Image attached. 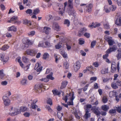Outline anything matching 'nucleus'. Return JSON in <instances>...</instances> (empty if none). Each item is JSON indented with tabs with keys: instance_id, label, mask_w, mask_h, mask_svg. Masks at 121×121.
Wrapping results in <instances>:
<instances>
[{
	"instance_id": "f257e3e1",
	"label": "nucleus",
	"mask_w": 121,
	"mask_h": 121,
	"mask_svg": "<svg viewBox=\"0 0 121 121\" xmlns=\"http://www.w3.org/2000/svg\"><path fill=\"white\" fill-rule=\"evenodd\" d=\"M80 6L81 7V9H84V12L86 14L90 13L93 7L92 4H82L80 5Z\"/></svg>"
},
{
	"instance_id": "f03ea898",
	"label": "nucleus",
	"mask_w": 121,
	"mask_h": 121,
	"mask_svg": "<svg viewBox=\"0 0 121 121\" xmlns=\"http://www.w3.org/2000/svg\"><path fill=\"white\" fill-rule=\"evenodd\" d=\"M10 114L12 116H14L19 114L20 113L19 110L15 108H13L12 107H11L9 109Z\"/></svg>"
},
{
	"instance_id": "7ed1b4c3",
	"label": "nucleus",
	"mask_w": 121,
	"mask_h": 121,
	"mask_svg": "<svg viewBox=\"0 0 121 121\" xmlns=\"http://www.w3.org/2000/svg\"><path fill=\"white\" fill-rule=\"evenodd\" d=\"M73 93H69V94H67L66 95L64 96L62 98V99L64 100L65 102H67L68 99L73 100L74 98Z\"/></svg>"
},
{
	"instance_id": "20e7f679",
	"label": "nucleus",
	"mask_w": 121,
	"mask_h": 121,
	"mask_svg": "<svg viewBox=\"0 0 121 121\" xmlns=\"http://www.w3.org/2000/svg\"><path fill=\"white\" fill-rule=\"evenodd\" d=\"M94 113L97 116V117L100 116L101 114V112L99 110V108L95 106H93L91 109Z\"/></svg>"
},
{
	"instance_id": "39448f33",
	"label": "nucleus",
	"mask_w": 121,
	"mask_h": 121,
	"mask_svg": "<svg viewBox=\"0 0 121 121\" xmlns=\"http://www.w3.org/2000/svg\"><path fill=\"white\" fill-rule=\"evenodd\" d=\"M37 52V51L36 49H28L26 51V53L28 55H30L31 56H34L35 55Z\"/></svg>"
},
{
	"instance_id": "423d86ee",
	"label": "nucleus",
	"mask_w": 121,
	"mask_h": 121,
	"mask_svg": "<svg viewBox=\"0 0 121 121\" xmlns=\"http://www.w3.org/2000/svg\"><path fill=\"white\" fill-rule=\"evenodd\" d=\"M104 39L108 42V44L110 46H112L115 43V42L114 40L112 39V38L107 35L105 36Z\"/></svg>"
},
{
	"instance_id": "0eeeda50",
	"label": "nucleus",
	"mask_w": 121,
	"mask_h": 121,
	"mask_svg": "<svg viewBox=\"0 0 121 121\" xmlns=\"http://www.w3.org/2000/svg\"><path fill=\"white\" fill-rule=\"evenodd\" d=\"M2 99L4 104L5 105H8L10 104V101L8 97L6 96H4Z\"/></svg>"
},
{
	"instance_id": "6e6552de",
	"label": "nucleus",
	"mask_w": 121,
	"mask_h": 121,
	"mask_svg": "<svg viewBox=\"0 0 121 121\" xmlns=\"http://www.w3.org/2000/svg\"><path fill=\"white\" fill-rule=\"evenodd\" d=\"M52 28L54 30L59 31L60 30V27L58 24L56 22H54L53 23Z\"/></svg>"
},
{
	"instance_id": "1a4fd4ad",
	"label": "nucleus",
	"mask_w": 121,
	"mask_h": 121,
	"mask_svg": "<svg viewBox=\"0 0 121 121\" xmlns=\"http://www.w3.org/2000/svg\"><path fill=\"white\" fill-rule=\"evenodd\" d=\"M0 58L3 61L6 62L8 61L9 58L8 56H5L4 54H1L0 55Z\"/></svg>"
},
{
	"instance_id": "9d476101",
	"label": "nucleus",
	"mask_w": 121,
	"mask_h": 121,
	"mask_svg": "<svg viewBox=\"0 0 121 121\" xmlns=\"http://www.w3.org/2000/svg\"><path fill=\"white\" fill-rule=\"evenodd\" d=\"M116 63L114 62H112L111 64V71L112 73H114L116 71Z\"/></svg>"
},
{
	"instance_id": "9b49d317",
	"label": "nucleus",
	"mask_w": 121,
	"mask_h": 121,
	"mask_svg": "<svg viewBox=\"0 0 121 121\" xmlns=\"http://www.w3.org/2000/svg\"><path fill=\"white\" fill-rule=\"evenodd\" d=\"M69 14L71 15L74 17L75 18H76V12L73 8H70V9L69 11Z\"/></svg>"
},
{
	"instance_id": "f8f14e48",
	"label": "nucleus",
	"mask_w": 121,
	"mask_h": 121,
	"mask_svg": "<svg viewBox=\"0 0 121 121\" xmlns=\"http://www.w3.org/2000/svg\"><path fill=\"white\" fill-rule=\"evenodd\" d=\"M80 67V62L77 61L73 65L74 69L75 71H77L79 69Z\"/></svg>"
},
{
	"instance_id": "ddd939ff",
	"label": "nucleus",
	"mask_w": 121,
	"mask_h": 121,
	"mask_svg": "<svg viewBox=\"0 0 121 121\" xmlns=\"http://www.w3.org/2000/svg\"><path fill=\"white\" fill-rule=\"evenodd\" d=\"M116 50V47L115 45H113L112 47H111L106 51V52L109 54L112 52H115Z\"/></svg>"
},
{
	"instance_id": "4468645a",
	"label": "nucleus",
	"mask_w": 121,
	"mask_h": 121,
	"mask_svg": "<svg viewBox=\"0 0 121 121\" xmlns=\"http://www.w3.org/2000/svg\"><path fill=\"white\" fill-rule=\"evenodd\" d=\"M23 42L24 43L23 45L25 46V45H30L31 44V43L30 40L27 38H24L22 40Z\"/></svg>"
},
{
	"instance_id": "2eb2a0df",
	"label": "nucleus",
	"mask_w": 121,
	"mask_h": 121,
	"mask_svg": "<svg viewBox=\"0 0 121 121\" xmlns=\"http://www.w3.org/2000/svg\"><path fill=\"white\" fill-rule=\"evenodd\" d=\"M115 23L118 26H121V17L116 20Z\"/></svg>"
},
{
	"instance_id": "dca6fc26",
	"label": "nucleus",
	"mask_w": 121,
	"mask_h": 121,
	"mask_svg": "<svg viewBox=\"0 0 121 121\" xmlns=\"http://www.w3.org/2000/svg\"><path fill=\"white\" fill-rule=\"evenodd\" d=\"M60 53L64 58H68L67 54L64 50H60Z\"/></svg>"
},
{
	"instance_id": "f3484780",
	"label": "nucleus",
	"mask_w": 121,
	"mask_h": 121,
	"mask_svg": "<svg viewBox=\"0 0 121 121\" xmlns=\"http://www.w3.org/2000/svg\"><path fill=\"white\" fill-rule=\"evenodd\" d=\"M51 28L49 27H45L43 28V31L46 34H48L50 31Z\"/></svg>"
},
{
	"instance_id": "a211bd4d",
	"label": "nucleus",
	"mask_w": 121,
	"mask_h": 121,
	"mask_svg": "<svg viewBox=\"0 0 121 121\" xmlns=\"http://www.w3.org/2000/svg\"><path fill=\"white\" fill-rule=\"evenodd\" d=\"M68 82L66 81H63L61 83V86L60 88L61 89H63L65 88L68 83Z\"/></svg>"
},
{
	"instance_id": "6ab92c4d",
	"label": "nucleus",
	"mask_w": 121,
	"mask_h": 121,
	"mask_svg": "<svg viewBox=\"0 0 121 121\" xmlns=\"http://www.w3.org/2000/svg\"><path fill=\"white\" fill-rule=\"evenodd\" d=\"M117 93L116 91H110L109 93V96L110 97H114L116 96Z\"/></svg>"
},
{
	"instance_id": "aec40b11",
	"label": "nucleus",
	"mask_w": 121,
	"mask_h": 121,
	"mask_svg": "<svg viewBox=\"0 0 121 121\" xmlns=\"http://www.w3.org/2000/svg\"><path fill=\"white\" fill-rule=\"evenodd\" d=\"M101 109L104 111H107L108 109L109 106L106 105H103L101 107Z\"/></svg>"
},
{
	"instance_id": "412c9836",
	"label": "nucleus",
	"mask_w": 121,
	"mask_h": 121,
	"mask_svg": "<svg viewBox=\"0 0 121 121\" xmlns=\"http://www.w3.org/2000/svg\"><path fill=\"white\" fill-rule=\"evenodd\" d=\"M8 30L10 31H16V29L14 26H12L8 27Z\"/></svg>"
},
{
	"instance_id": "4be33fe9",
	"label": "nucleus",
	"mask_w": 121,
	"mask_h": 121,
	"mask_svg": "<svg viewBox=\"0 0 121 121\" xmlns=\"http://www.w3.org/2000/svg\"><path fill=\"white\" fill-rule=\"evenodd\" d=\"M101 73L103 74H106L108 73V69L105 68L103 69L101 71Z\"/></svg>"
},
{
	"instance_id": "5701e85b",
	"label": "nucleus",
	"mask_w": 121,
	"mask_h": 121,
	"mask_svg": "<svg viewBox=\"0 0 121 121\" xmlns=\"http://www.w3.org/2000/svg\"><path fill=\"white\" fill-rule=\"evenodd\" d=\"M40 88L41 89V88H43L45 89L46 90V89H46V88L45 87V86H43V84H41L39 85H35V88L36 89H37V88Z\"/></svg>"
},
{
	"instance_id": "b1692460",
	"label": "nucleus",
	"mask_w": 121,
	"mask_h": 121,
	"mask_svg": "<svg viewBox=\"0 0 121 121\" xmlns=\"http://www.w3.org/2000/svg\"><path fill=\"white\" fill-rule=\"evenodd\" d=\"M104 28L105 29L108 30L110 29V26L108 22H106L104 24Z\"/></svg>"
},
{
	"instance_id": "393cba45",
	"label": "nucleus",
	"mask_w": 121,
	"mask_h": 121,
	"mask_svg": "<svg viewBox=\"0 0 121 121\" xmlns=\"http://www.w3.org/2000/svg\"><path fill=\"white\" fill-rule=\"evenodd\" d=\"M52 73L51 72L50 74L47 75L46 77L48 78V79H49L52 80H53L54 78L52 77Z\"/></svg>"
},
{
	"instance_id": "a878e982",
	"label": "nucleus",
	"mask_w": 121,
	"mask_h": 121,
	"mask_svg": "<svg viewBox=\"0 0 121 121\" xmlns=\"http://www.w3.org/2000/svg\"><path fill=\"white\" fill-rule=\"evenodd\" d=\"M64 24L68 27L70 25V22L68 20L65 19L64 21Z\"/></svg>"
},
{
	"instance_id": "bb28decb",
	"label": "nucleus",
	"mask_w": 121,
	"mask_h": 121,
	"mask_svg": "<svg viewBox=\"0 0 121 121\" xmlns=\"http://www.w3.org/2000/svg\"><path fill=\"white\" fill-rule=\"evenodd\" d=\"M49 55L48 53H45L43 54V58L44 59H46L47 58H48Z\"/></svg>"
},
{
	"instance_id": "cd10ccee",
	"label": "nucleus",
	"mask_w": 121,
	"mask_h": 121,
	"mask_svg": "<svg viewBox=\"0 0 121 121\" xmlns=\"http://www.w3.org/2000/svg\"><path fill=\"white\" fill-rule=\"evenodd\" d=\"M61 45V43L59 42L55 46L56 48L57 49L60 48L62 47Z\"/></svg>"
},
{
	"instance_id": "c85d7f7f",
	"label": "nucleus",
	"mask_w": 121,
	"mask_h": 121,
	"mask_svg": "<svg viewBox=\"0 0 121 121\" xmlns=\"http://www.w3.org/2000/svg\"><path fill=\"white\" fill-rule=\"evenodd\" d=\"M69 3V6L70 8H72L73 6L72 5V0H69L68 1Z\"/></svg>"
},
{
	"instance_id": "c756f323",
	"label": "nucleus",
	"mask_w": 121,
	"mask_h": 121,
	"mask_svg": "<svg viewBox=\"0 0 121 121\" xmlns=\"http://www.w3.org/2000/svg\"><path fill=\"white\" fill-rule=\"evenodd\" d=\"M52 92L53 94L55 95H59L60 94V93L57 90H52Z\"/></svg>"
},
{
	"instance_id": "7c9ffc66",
	"label": "nucleus",
	"mask_w": 121,
	"mask_h": 121,
	"mask_svg": "<svg viewBox=\"0 0 121 121\" xmlns=\"http://www.w3.org/2000/svg\"><path fill=\"white\" fill-rule=\"evenodd\" d=\"M110 10L112 11H114L116 9V7L114 5H112L111 6L110 8Z\"/></svg>"
},
{
	"instance_id": "2f4dec72",
	"label": "nucleus",
	"mask_w": 121,
	"mask_h": 121,
	"mask_svg": "<svg viewBox=\"0 0 121 121\" xmlns=\"http://www.w3.org/2000/svg\"><path fill=\"white\" fill-rule=\"evenodd\" d=\"M112 87L114 89H117L118 88V86L115 82H113L111 84Z\"/></svg>"
},
{
	"instance_id": "473e14b6",
	"label": "nucleus",
	"mask_w": 121,
	"mask_h": 121,
	"mask_svg": "<svg viewBox=\"0 0 121 121\" xmlns=\"http://www.w3.org/2000/svg\"><path fill=\"white\" fill-rule=\"evenodd\" d=\"M45 48H48L50 47L51 46V45L50 43L48 42H46L45 43Z\"/></svg>"
},
{
	"instance_id": "72a5a7b5",
	"label": "nucleus",
	"mask_w": 121,
	"mask_h": 121,
	"mask_svg": "<svg viewBox=\"0 0 121 121\" xmlns=\"http://www.w3.org/2000/svg\"><path fill=\"white\" fill-rule=\"evenodd\" d=\"M9 48V46L7 45H4L2 48H1L0 49L2 50L5 51L8 49Z\"/></svg>"
},
{
	"instance_id": "f704fd0d",
	"label": "nucleus",
	"mask_w": 121,
	"mask_h": 121,
	"mask_svg": "<svg viewBox=\"0 0 121 121\" xmlns=\"http://www.w3.org/2000/svg\"><path fill=\"white\" fill-rule=\"evenodd\" d=\"M27 108L26 107L22 106L20 108V111L21 112H24L26 111L27 110Z\"/></svg>"
},
{
	"instance_id": "c9c22d12",
	"label": "nucleus",
	"mask_w": 121,
	"mask_h": 121,
	"mask_svg": "<svg viewBox=\"0 0 121 121\" xmlns=\"http://www.w3.org/2000/svg\"><path fill=\"white\" fill-rule=\"evenodd\" d=\"M3 70H0V78L2 79L4 76V75L3 73Z\"/></svg>"
},
{
	"instance_id": "e433bc0d",
	"label": "nucleus",
	"mask_w": 121,
	"mask_h": 121,
	"mask_svg": "<svg viewBox=\"0 0 121 121\" xmlns=\"http://www.w3.org/2000/svg\"><path fill=\"white\" fill-rule=\"evenodd\" d=\"M64 66L65 69H68L69 67L68 63L67 62H65L64 63Z\"/></svg>"
},
{
	"instance_id": "4c0bfd02",
	"label": "nucleus",
	"mask_w": 121,
	"mask_h": 121,
	"mask_svg": "<svg viewBox=\"0 0 121 121\" xmlns=\"http://www.w3.org/2000/svg\"><path fill=\"white\" fill-rule=\"evenodd\" d=\"M91 117V114L90 113H85L84 116V117L85 119H87L88 118L90 117Z\"/></svg>"
},
{
	"instance_id": "58836bf2",
	"label": "nucleus",
	"mask_w": 121,
	"mask_h": 121,
	"mask_svg": "<svg viewBox=\"0 0 121 121\" xmlns=\"http://www.w3.org/2000/svg\"><path fill=\"white\" fill-rule=\"evenodd\" d=\"M84 40L83 39L80 38L79 39V43L80 44L82 45L84 44Z\"/></svg>"
},
{
	"instance_id": "ea45409f",
	"label": "nucleus",
	"mask_w": 121,
	"mask_h": 121,
	"mask_svg": "<svg viewBox=\"0 0 121 121\" xmlns=\"http://www.w3.org/2000/svg\"><path fill=\"white\" fill-rule=\"evenodd\" d=\"M87 31V29L86 28H83L81 29L80 31V32L82 33V34H83L84 33H85L86 31Z\"/></svg>"
},
{
	"instance_id": "a19ab883",
	"label": "nucleus",
	"mask_w": 121,
	"mask_h": 121,
	"mask_svg": "<svg viewBox=\"0 0 121 121\" xmlns=\"http://www.w3.org/2000/svg\"><path fill=\"white\" fill-rule=\"evenodd\" d=\"M39 12V11L38 9H36L34 10L33 13L34 14H37Z\"/></svg>"
},
{
	"instance_id": "79ce46f5",
	"label": "nucleus",
	"mask_w": 121,
	"mask_h": 121,
	"mask_svg": "<svg viewBox=\"0 0 121 121\" xmlns=\"http://www.w3.org/2000/svg\"><path fill=\"white\" fill-rule=\"evenodd\" d=\"M59 9L60 10L61 9L62 10L64 11L65 10V8L63 6V5L61 4H60L59 5Z\"/></svg>"
},
{
	"instance_id": "37998d69",
	"label": "nucleus",
	"mask_w": 121,
	"mask_h": 121,
	"mask_svg": "<svg viewBox=\"0 0 121 121\" xmlns=\"http://www.w3.org/2000/svg\"><path fill=\"white\" fill-rule=\"evenodd\" d=\"M54 56L55 59V62L57 63V61L59 59V56L55 54H54Z\"/></svg>"
},
{
	"instance_id": "c03bdc74",
	"label": "nucleus",
	"mask_w": 121,
	"mask_h": 121,
	"mask_svg": "<svg viewBox=\"0 0 121 121\" xmlns=\"http://www.w3.org/2000/svg\"><path fill=\"white\" fill-rule=\"evenodd\" d=\"M96 42V41H93L91 42V48H93L94 46L95 45V43Z\"/></svg>"
},
{
	"instance_id": "a18cd8bd",
	"label": "nucleus",
	"mask_w": 121,
	"mask_h": 121,
	"mask_svg": "<svg viewBox=\"0 0 121 121\" xmlns=\"http://www.w3.org/2000/svg\"><path fill=\"white\" fill-rule=\"evenodd\" d=\"M57 115L58 118L60 119H61L62 117L63 116V113H58Z\"/></svg>"
},
{
	"instance_id": "49530a36",
	"label": "nucleus",
	"mask_w": 121,
	"mask_h": 121,
	"mask_svg": "<svg viewBox=\"0 0 121 121\" xmlns=\"http://www.w3.org/2000/svg\"><path fill=\"white\" fill-rule=\"evenodd\" d=\"M22 60L23 62L26 63L28 61V59L26 57L24 56L22 57Z\"/></svg>"
},
{
	"instance_id": "de8ad7c7",
	"label": "nucleus",
	"mask_w": 121,
	"mask_h": 121,
	"mask_svg": "<svg viewBox=\"0 0 121 121\" xmlns=\"http://www.w3.org/2000/svg\"><path fill=\"white\" fill-rule=\"evenodd\" d=\"M25 12L27 14H30L32 13V10L30 9H28L26 10Z\"/></svg>"
},
{
	"instance_id": "09e8293b",
	"label": "nucleus",
	"mask_w": 121,
	"mask_h": 121,
	"mask_svg": "<svg viewBox=\"0 0 121 121\" xmlns=\"http://www.w3.org/2000/svg\"><path fill=\"white\" fill-rule=\"evenodd\" d=\"M109 112L111 114H114L116 112V110L114 109H112L109 110Z\"/></svg>"
},
{
	"instance_id": "8fccbe9b",
	"label": "nucleus",
	"mask_w": 121,
	"mask_h": 121,
	"mask_svg": "<svg viewBox=\"0 0 121 121\" xmlns=\"http://www.w3.org/2000/svg\"><path fill=\"white\" fill-rule=\"evenodd\" d=\"M117 60H118L121 58V52L118 53L116 55Z\"/></svg>"
},
{
	"instance_id": "3c124183",
	"label": "nucleus",
	"mask_w": 121,
	"mask_h": 121,
	"mask_svg": "<svg viewBox=\"0 0 121 121\" xmlns=\"http://www.w3.org/2000/svg\"><path fill=\"white\" fill-rule=\"evenodd\" d=\"M108 99L107 97L105 96L102 99V101L104 103H106L108 101Z\"/></svg>"
},
{
	"instance_id": "603ef678",
	"label": "nucleus",
	"mask_w": 121,
	"mask_h": 121,
	"mask_svg": "<svg viewBox=\"0 0 121 121\" xmlns=\"http://www.w3.org/2000/svg\"><path fill=\"white\" fill-rule=\"evenodd\" d=\"M116 110L117 112L119 113H120L121 112V107H116Z\"/></svg>"
},
{
	"instance_id": "864d4df0",
	"label": "nucleus",
	"mask_w": 121,
	"mask_h": 121,
	"mask_svg": "<svg viewBox=\"0 0 121 121\" xmlns=\"http://www.w3.org/2000/svg\"><path fill=\"white\" fill-rule=\"evenodd\" d=\"M84 35L87 38H89L90 36V34L89 33L85 32L84 34Z\"/></svg>"
},
{
	"instance_id": "5fc2aeb1",
	"label": "nucleus",
	"mask_w": 121,
	"mask_h": 121,
	"mask_svg": "<svg viewBox=\"0 0 121 121\" xmlns=\"http://www.w3.org/2000/svg\"><path fill=\"white\" fill-rule=\"evenodd\" d=\"M48 104H49L50 105L52 104V101L51 99L50 98L48 99L47 100Z\"/></svg>"
},
{
	"instance_id": "6e6d98bb",
	"label": "nucleus",
	"mask_w": 121,
	"mask_h": 121,
	"mask_svg": "<svg viewBox=\"0 0 121 121\" xmlns=\"http://www.w3.org/2000/svg\"><path fill=\"white\" fill-rule=\"evenodd\" d=\"M31 107L33 109H35L37 107V106L34 104H31Z\"/></svg>"
},
{
	"instance_id": "4d7b16f0",
	"label": "nucleus",
	"mask_w": 121,
	"mask_h": 121,
	"mask_svg": "<svg viewBox=\"0 0 121 121\" xmlns=\"http://www.w3.org/2000/svg\"><path fill=\"white\" fill-rule=\"evenodd\" d=\"M40 65L39 64V63H37L35 65V69H37L38 68L40 67Z\"/></svg>"
},
{
	"instance_id": "13d9d810",
	"label": "nucleus",
	"mask_w": 121,
	"mask_h": 121,
	"mask_svg": "<svg viewBox=\"0 0 121 121\" xmlns=\"http://www.w3.org/2000/svg\"><path fill=\"white\" fill-rule=\"evenodd\" d=\"M34 88L35 90H36V92L39 93L41 92V90L40 88H37V89H36L35 88V86Z\"/></svg>"
},
{
	"instance_id": "bf43d9fd",
	"label": "nucleus",
	"mask_w": 121,
	"mask_h": 121,
	"mask_svg": "<svg viewBox=\"0 0 121 121\" xmlns=\"http://www.w3.org/2000/svg\"><path fill=\"white\" fill-rule=\"evenodd\" d=\"M35 34V32L34 31H32L28 33V35L30 36H32L34 35Z\"/></svg>"
},
{
	"instance_id": "052dcab7",
	"label": "nucleus",
	"mask_w": 121,
	"mask_h": 121,
	"mask_svg": "<svg viewBox=\"0 0 121 121\" xmlns=\"http://www.w3.org/2000/svg\"><path fill=\"white\" fill-rule=\"evenodd\" d=\"M17 19V17L15 16L11 18V21H12V22H14L16 21Z\"/></svg>"
},
{
	"instance_id": "680f3d73",
	"label": "nucleus",
	"mask_w": 121,
	"mask_h": 121,
	"mask_svg": "<svg viewBox=\"0 0 121 121\" xmlns=\"http://www.w3.org/2000/svg\"><path fill=\"white\" fill-rule=\"evenodd\" d=\"M106 54L104 55L103 56V58L104 59H106L107 58V57L108 56V54H109V53H108L106 52Z\"/></svg>"
},
{
	"instance_id": "e2e57ef3",
	"label": "nucleus",
	"mask_w": 121,
	"mask_h": 121,
	"mask_svg": "<svg viewBox=\"0 0 121 121\" xmlns=\"http://www.w3.org/2000/svg\"><path fill=\"white\" fill-rule=\"evenodd\" d=\"M47 108V109L48 111H49L50 113H52V110L51 108L49 106H47L46 107Z\"/></svg>"
},
{
	"instance_id": "0e129e2a",
	"label": "nucleus",
	"mask_w": 121,
	"mask_h": 121,
	"mask_svg": "<svg viewBox=\"0 0 121 121\" xmlns=\"http://www.w3.org/2000/svg\"><path fill=\"white\" fill-rule=\"evenodd\" d=\"M24 116L26 117H29L30 115V113L28 112H25L23 114Z\"/></svg>"
},
{
	"instance_id": "69168bd1",
	"label": "nucleus",
	"mask_w": 121,
	"mask_h": 121,
	"mask_svg": "<svg viewBox=\"0 0 121 121\" xmlns=\"http://www.w3.org/2000/svg\"><path fill=\"white\" fill-rule=\"evenodd\" d=\"M40 80L41 81H43L45 82H47L49 81V79L47 78L41 79Z\"/></svg>"
},
{
	"instance_id": "338daca9",
	"label": "nucleus",
	"mask_w": 121,
	"mask_h": 121,
	"mask_svg": "<svg viewBox=\"0 0 121 121\" xmlns=\"http://www.w3.org/2000/svg\"><path fill=\"white\" fill-rule=\"evenodd\" d=\"M104 11L106 13H108L110 12V10H109L108 9L106 8L105 7H104Z\"/></svg>"
},
{
	"instance_id": "774afa93",
	"label": "nucleus",
	"mask_w": 121,
	"mask_h": 121,
	"mask_svg": "<svg viewBox=\"0 0 121 121\" xmlns=\"http://www.w3.org/2000/svg\"><path fill=\"white\" fill-rule=\"evenodd\" d=\"M93 65L95 67H98L99 65V63L97 62H95L93 63Z\"/></svg>"
}]
</instances>
